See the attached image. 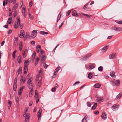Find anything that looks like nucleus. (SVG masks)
Here are the masks:
<instances>
[{"instance_id": "nucleus-27", "label": "nucleus", "mask_w": 122, "mask_h": 122, "mask_svg": "<svg viewBox=\"0 0 122 122\" xmlns=\"http://www.w3.org/2000/svg\"><path fill=\"white\" fill-rule=\"evenodd\" d=\"M19 47L20 51H21L22 49V42H20V43Z\"/></svg>"}, {"instance_id": "nucleus-8", "label": "nucleus", "mask_w": 122, "mask_h": 122, "mask_svg": "<svg viewBox=\"0 0 122 122\" xmlns=\"http://www.w3.org/2000/svg\"><path fill=\"white\" fill-rule=\"evenodd\" d=\"M116 55L115 53H113L109 55V58L110 59H113L115 57Z\"/></svg>"}, {"instance_id": "nucleus-46", "label": "nucleus", "mask_w": 122, "mask_h": 122, "mask_svg": "<svg viewBox=\"0 0 122 122\" xmlns=\"http://www.w3.org/2000/svg\"><path fill=\"white\" fill-rule=\"evenodd\" d=\"M84 9L85 10L87 11H89L90 10V9L89 7H86L84 8Z\"/></svg>"}, {"instance_id": "nucleus-11", "label": "nucleus", "mask_w": 122, "mask_h": 122, "mask_svg": "<svg viewBox=\"0 0 122 122\" xmlns=\"http://www.w3.org/2000/svg\"><path fill=\"white\" fill-rule=\"evenodd\" d=\"M28 50L27 49H26L24 52L23 53L22 55L23 58H25L27 55L28 53Z\"/></svg>"}, {"instance_id": "nucleus-3", "label": "nucleus", "mask_w": 122, "mask_h": 122, "mask_svg": "<svg viewBox=\"0 0 122 122\" xmlns=\"http://www.w3.org/2000/svg\"><path fill=\"white\" fill-rule=\"evenodd\" d=\"M17 22H15L14 24V28H15L17 29L18 27L20 24V20L19 19V17H17Z\"/></svg>"}, {"instance_id": "nucleus-60", "label": "nucleus", "mask_w": 122, "mask_h": 122, "mask_svg": "<svg viewBox=\"0 0 122 122\" xmlns=\"http://www.w3.org/2000/svg\"><path fill=\"white\" fill-rule=\"evenodd\" d=\"M94 113L96 115H97L99 113V112L98 111H95L94 112Z\"/></svg>"}, {"instance_id": "nucleus-30", "label": "nucleus", "mask_w": 122, "mask_h": 122, "mask_svg": "<svg viewBox=\"0 0 122 122\" xmlns=\"http://www.w3.org/2000/svg\"><path fill=\"white\" fill-rule=\"evenodd\" d=\"M82 14L84 16H86L88 17V18L89 17H92V15H89L87 14H85L84 13H82Z\"/></svg>"}, {"instance_id": "nucleus-37", "label": "nucleus", "mask_w": 122, "mask_h": 122, "mask_svg": "<svg viewBox=\"0 0 122 122\" xmlns=\"http://www.w3.org/2000/svg\"><path fill=\"white\" fill-rule=\"evenodd\" d=\"M97 103H95L92 106V109L94 110L95 109L97 106Z\"/></svg>"}, {"instance_id": "nucleus-25", "label": "nucleus", "mask_w": 122, "mask_h": 122, "mask_svg": "<svg viewBox=\"0 0 122 122\" xmlns=\"http://www.w3.org/2000/svg\"><path fill=\"white\" fill-rule=\"evenodd\" d=\"M40 57L41 58V62H43V61H44L46 58V56L45 55H44Z\"/></svg>"}, {"instance_id": "nucleus-17", "label": "nucleus", "mask_w": 122, "mask_h": 122, "mask_svg": "<svg viewBox=\"0 0 122 122\" xmlns=\"http://www.w3.org/2000/svg\"><path fill=\"white\" fill-rule=\"evenodd\" d=\"M18 4H15L13 8L12 9V10L14 11L15 13V10L18 8Z\"/></svg>"}, {"instance_id": "nucleus-20", "label": "nucleus", "mask_w": 122, "mask_h": 122, "mask_svg": "<svg viewBox=\"0 0 122 122\" xmlns=\"http://www.w3.org/2000/svg\"><path fill=\"white\" fill-rule=\"evenodd\" d=\"M108 46H106L104 47L102 49V51L103 52H105L108 49Z\"/></svg>"}, {"instance_id": "nucleus-39", "label": "nucleus", "mask_w": 122, "mask_h": 122, "mask_svg": "<svg viewBox=\"0 0 122 122\" xmlns=\"http://www.w3.org/2000/svg\"><path fill=\"white\" fill-rule=\"evenodd\" d=\"M61 13H60L59 14V15H58V18L57 19V22L60 20V19L61 18Z\"/></svg>"}, {"instance_id": "nucleus-53", "label": "nucleus", "mask_w": 122, "mask_h": 122, "mask_svg": "<svg viewBox=\"0 0 122 122\" xmlns=\"http://www.w3.org/2000/svg\"><path fill=\"white\" fill-rule=\"evenodd\" d=\"M52 91L53 92H54L56 91V89L55 88L53 87L51 89Z\"/></svg>"}, {"instance_id": "nucleus-7", "label": "nucleus", "mask_w": 122, "mask_h": 122, "mask_svg": "<svg viewBox=\"0 0 122 122\" xmlns=\"http://www.w3.org/2000/svg\"><path fill=\"white\" fill-rule=\"evenodd\" d=\"M72 14L73 16H80L81 14H78L76 11L75 10L72 12Z\"/></svg>"}, {"instance_id": "nucleus-54", "label": "nucleus", "mask_w": 122, "mask_h": 122, "mask_svg": "<svg viewBox=\"0 0 122 122\" xmlns=\"http://www.w3.org/2000/svg\"><path fill=\"white\" fill-rule=\"evenodd\" d=\"M115 21L116 23L119 24H122V21H118L117 20H116Z\"/></svg>"}, {"instance_id": "nucleus-5", "label": "nucleus", "mask_w": 122, "mask_h": 122, "mask_svg": "<svg viewBox=\"0 0 122 122\" xmlns=\"http://www.w3.org/2000/svg\"><path fill=\"white\" fill-rule=\"evenodd\" d=\"M37 30H33L31 34V37L32 38H34L36 37L37 34Z\"/></svg>"}, {"instance_id": "nucleus-23", "label": "nucleus", "mask_w": 122, "mask_h": 122, "mask_svg": "<svg viewBox=\"0 0 122 122\" xmlns=\"http://www.w3.org/2000/svg\"><path fill=\"white\" fill-rule=\"evenodd\" d=\"M42 83V81L41 79L40 78V80H39L38 83L37 85V86L39 87H41V84Z\"/></svg>"}, {"instance_id": "nucleus-47", "label": "nucleus", "mask_w": 122, "mask_h": 122, "mask_svg": "<svg viewBox=\"0 0 122 122\" xmlns=\"http://www.w3.org/2000/svg\"><path fill=\"white\" fill-rule=\"evenodd\" d=\"M9 16H11L12 15V12L11 11V10L10 8H9Z\"/></svg>"}, {"instance_id": "nucleus-14", "label": "nucleus", "mask_w": 122, "mask_h": 122, "mask_svg": "<svg viewBox=\"0 0 122 122\" xmlns=\"http://www.w3.org/2000/svg\"><path fill=\"white\" fill-rule=\"evenodd\" d=\"M119 107V105H117L116 104L114 105L112 107V108L113 109H117Z\"/></svg>"}, {"instance_id": "nucleus-10", "label": "nucleus", "mask_w": 122, "mask_h": 122, "mask_svg": "<svg viewBox=\"0 0 122 122\" xmlns=\"http://www.w3.org/2000/svg\"><path fill=\"white\" fill-rule=\"evenodd\" d=\"M22 13L25 18L26 17V10L25 8L23 7L22 8Z\"/></svg>"}, {"instance_id": "nucleus-44", "label": "nucleus", "mask_w": 122, "mask_h": 122, "mask_svg": "<svg viewBox=\"0 0 122 122\" xmlns=\"http://www.w3.org/2000/svg\"><path fill=\"white\" fill-rule=\"evenodd\" d=\"M71 11V10H69L66 13V15L67 16H68L69 15Z\"/></svg>"}, {"instance_id": "nucleus-55", "label": "nucleus", "mask_w": 122, "mask_h": 122, "mask_svg": "<svg viewBox=\"0 0 122 122\" xmlns=\"http://www.w3.org/2000/svg\"><path fill=\"white\" fill-rule=\"evenodd\" d=\"M13 90L14 91H16L17 88V86H13Z\"/></svg>"}, {"instance_id": "nucleus-19", "label": "nucleus", "mask_w": 122, "mask_h": 122, "mask_svg": "<svg viewBox=\"0 0 122 122\" xmlns=\"http://www.w3.org/2000/svg\"><path fill=\"white\" fill-rule=\"evenodd\" d=\"M8 108L9 109H10V107L11 106V104H12V102L11 101H10L9 100H8Z\"/></svg>"}, {"instance_id": "nucleus-16", "label": "nucleus", "mask_w": 122, "mask_h": 122, "mask_svg": "<svg viewBox=\"0 0 122 122\" xmlns=\"http://www.w3.org/2000/svg\"><path fill=\"white\" fill-rule=\"evenodd\" d=\"M122 97V92H121L117 96L116 98V100H118L120 99Z\"/></svg>"}, {"instance_id": "nucleus-32", "label": "nucleus", "mask_w": 122, "mask_h": 122, "mask_svg": "<svg viewBox=\"0 0 122 122\" xmlns=\"http://www.w3.org/2000/svg\"><path fill=\"white\" fill-rule=\"evenodd\" d=\"M12 18L11 17L9 18L8 20L7 23V24H10L11 22Z\"/></svg>"}, {"instance_id": "nucleus-29", "label": "nucleus", "mask_w": 122, "mask_h": 122, "mask_svg": "<svg viewBox=\"0 0 122 122\" xmlns=\"http://www.w3.org/2000/svg\"><path fill=\"white\" fill-rule=\"evenodd\" d=\"M22 67H20L18 70V74H19L21 73L22 71Z\"/></svg>"}, {"instance_id": "nucleus-36", "label": "nucleus", "mask_w": 122, "mask_h": 122, "mask_svg": "<svg viewBox=\"0 0 122 122\" xmlns=\"http://www.w3.org/2000/svg\"><path fill=\"white\" fill-rule=\"evenodd\" d=\"M61 67L59 66H58V67L56 68L55 70V72H57L60 69Z\"/></svg>"}, {"instance_id": "nucleus-51", "label": "nucleus", "mask_w": 122, "mask_h": 122, "mask_svg": "<svg viewBox=\"0 0 122 122\" xmlns=\"http://www.w3.org/2000/svg\"><path fill=\"white\" fill-rule=\"evenodd\" d=\"M20 34H21L24 35L25 32L23 30H21Z\"/></svg>"}, {"instance_id": "nucleus-52", "label": "nucleus", "mask_w": 122, "mask_h": 122, "mask_svg": "<svg viewBox=\"0 0 122 122\" xmlns=\"http://www.w3.org/2000/svg\"><path fill=\"white\" fill-rule=\"evenodd\" d=\"M18 36L19 37H20V38H22L24 37V35L21 34H20L18 35Z\"/></svg>"}, {"instance_id": "nucleus-63", "label": "nucleus", "mask_w": 122, "mask_h": 122, "mask_svg": "<svg viewBox=\"0 0 122 122\" xmlns=\"http://www.w3.org/2000/svg\"><path fill=\"white\" fill-rule=\"evenodd\" d=\"M109 76H107V75H105V78L106 79H107L108 78H109Z\"/></svg>"}, {"instance_id": "nucleus-61", "label": "nucleus", "mask_w": 122, "mask_h": 122, "mask_svg": "<svg viewBox=\"0 0 122 122\" xmlns=\"http://www.w3.org/2000/svg\"><path fill=\"white\" fill-rule=\"evenodd\" d=\"M26 37H30V34L28 32H27L26 33Z\"/></svg>"}, {"instance_id": "nucleus-24", "label": "nucleus", "mask_w": 122, "mask_h": 122, "mask_svg": "<svg viewBox=\"0 0 122 122\" xmlns=\"http://www.w3.org/2000/svg\"><path fill=\"white\" fill-rule=\"evenodd\" d=\"M110 75L112 77H114L116 76L115 75V72L114 71L111 72L110 73Z\"/></svg>"}, {"instance_id": "nucleus-64", "label": "nucleus", "mask_w": 122, "mask_h": 122, "mask_svg": "<svg viewBox=\"0 0 122 122\" xmlns=\"http://www.w3.org/2000/svg\"><path fill=\"white\" fill-rule=\"evenodd\" d=\"M31 44L33 45H34L35 44V42L34 41H32L31 42Z\"/></svg>"}, {"instance_id": "nucleus-31", "label": "nucleus", "mask_w": 122, "mask_h": 122, "mask_svg": "<svg viewBox=\"0 0 122 122\" xmlns=\"http://www.w3.org/2000/svg\"><path fill=\"white\" fill-rule=\"evenodd\" d=\"M39 60V58H38L37 59H36V60L35 61V66H36L38 64V61Z\"/></svg>"}, {"instance_id": "nucleus-26", "label": "nucleus", "mask_w": 122, "mask_h": 122, "mask_svg": "<svg viewBox=\"0 0 122 122\" xmlns=\"http://www.w3.org/2000/svg\"><path fill=\"white\" fill-rule=\"evenodd\" d=\"M120 81L118 80H117L116 81V83L115 84H113V85H116L117 86H118L119 85Z\"/></svg>"}, {"instance_id": "nucleus-35", "label": "nucleus", "mask_w": 122, "mask_h": 122, "mask_svg": "<svg viewBox=\"0 0 122 122\" xmlns=\"http://www.w3.org/2000/svg\"><path fill=\"white\" fill-rule=\"evenodd\" d=\"M29 60H25V61L24 62L25 64L24 65H27V66H28V64L29 63Z\"/></svg>"}, {"instance_id": "nucleus-1", "label": "nucleus", "mask_w": 122, "mask_h": 122, "mask_svg": "<svg viewBox=\"0 0 122 122\" xmlns=\"http://www.w3.org/2000/svg\"><path fill=\"white\" fill-rule=\"evenodd\" d=\"M32 78L30 77L28 80L27 82L28 86L31 91H33V88L32 83Z\"/></svg>"}, {"instance_id": "nucleus-58", "label": "nucleus", "mask_w": 122, "mask_h": 122, "mask_svg": "<svg viewBox=\"0 0 122 122\" xmlns=\"http://www.w3.org/2000/svg\"><path fill=\"white\" fill-rule=\"evenodd\" d=\"M32 1H30L29 3V6H30V7H31L32 6Z\"/></svg>"}, {"instance_id": "nucleus-22", "label": "nucleus", "mask_w": 122, "mask_h": 122, "mask_svg": "<svg viewBox=\"0 0 122 122\" xmlns=\"http://www.w3.org/2000/svg\"><path fill=\"white\" fill-rule=\"evenodd\" d=\"M18 40L17 38H15L14 41V44L16 46H17L18 44Z\"/></svg>"}, {"instance_id": "nucleus-6", "label": "nucleus", "mask_w": 122, "mask_h": 122, "mask_svg": "<svg viewBox=\"0 0 122 122\" xmlns=\"http://www.w3.org/2000/svg\"><path fill=\"white\" fill-rule=\"evenodd\" d=\"M42 110L41 109H40L39 110V111L37 114V116L38 117V122L40 121V117L41 116V114L42 113Z\"/></svg>"}, {"instance_id": "nucleus-4", "label": "nucleus", "mask_w": 122, "mask_h": 122, "mask_svg": "<svg viewBox=\"0 0 122 122\" xmlns=\"http://www.w3.org/2000/svg\"><path fill=\"white\" fill-rule=\"evenodd\" d=\"M111 29L117 31H120L122 30V28H121L118 27H112L111 28Z\"/></svg>"}, {"instance_id": "nucleus-48", "label": "nucleus", "mask_w": 122, "mask_h": 122, "mask_svg": "<svg viewBox=\"0 0 122 122\" xmlns=\"http://www.w3.org/2000/svg\"><path fill=\"white\" fill-rule=\"evenodd\" d=\"M35 56H36V53H35V52H34L33 53V55H32V59L34 60V59L35 58Z\"/></svg>"}, {"instance_id": "nucleus-12", "label": "nucleus", "mask_w": 122, "mask_h": 122, "mask_svg": "<svg viewBox=\"0 0 122 122\" xmlns=\"http://www.w3.org/2000/svg\"><path fill=\"white\" fill-rule=\"evenodd\" d=\"M25 88V87L24 86H22L20 87L19 91L18 92V95H20L23 92V90Z\"/></svg>"}, {"instance_id": "nucleus-21", "label": "nucleus", "mask_w": 122, "mask_h": 122, "mask_svg": "<svg viewBox=\"0 0 122 122\" xmlns=\"http://www.w3.org/2000/svg\"><path fill=\"white\" fill-rule=\"evenodd\" d=\"M41 46L39 45H38L36 48V51L38 52L39 53L40 50L41 49Z\"/></svg>"}, {"instance_id": "nucleus-57", "label": "nucleus", "mask_w": 122, "mask_h": 122, "mask_svg": "<svg viewBox=\"0 0 122 122\" xmlns=\"http://www.w3.org/2000/svg\"><path fill=\"white\" fill-rule=\"evenodd\" d=\"M91 55V54H88L86 55V57H87V58H88L89 57H90Z\"/></svg>"}, {"instance_id": "nucleus-18", "label": "nucleus", "mask_w": 122, "mask_h": 122, "mask_svg": "<svg viewBox=\"0 0 122 122\" xmlns=\"http://www.w3.org/2000/svg\"><path fill=\"white\" fill-rule=\"evenodd\" d=\"M26 80V79L25 78H24L23 76L22 75L21 76V78L20 80V81H23V82L24 84Z\"/></svg>"}, {"instance_id": "nucleus-38", "label": "nucleus", "mask_w": 122, "mask_h": 122, "mask_svg": "<svg viewBox=\"0 0 122 122\" xmlns=\"http://www.w3.org/2000/svg\"><path fill=\"white\" fill-rule=\"evenodd\" d=\"M96 101L97 102H100L101 101H102V102H103V99L102 98H98L96 100Z\"/></svg>"}, {"instance_id": "nucleus-62", "label": "nucleus", "mask_w": 122, "mask_h": 122, "mask_svg": "<svg viewBox=\"0 0 122 122\" xmlns=\"http://www.w3.org/2000/svg\"><path fill=\"white\" fill-rule=\"evenodd\" d=\"M86 86V85H83L82 86H81L80 87V89L81 90V89H82L84 87H85V86Z\"/></svg>"}, {"instance_id": "nucleus-40", "label": "nucleus", "mask_w": 122, "mask_h": 122, "mask_svg": "<svg viewBox=\"0 0 122 122\" xmlns=\"http://www.w3.org/2000/svg\"><path fill=\"white\" fill-rule=\"evenodd\" d=\"M33 91H31L30 90V92L29 93V96L30 97H32V93L33 92Z\"/></svg>"}, {"instance_id": "nucleus-9", "label": "nucleus", "mask_w": 122, "mask_h": 122, "mask_svg": "<svg viewBox=\"0 0 122 122\" xmlns=\"http://www.w3.org/2000/svg\"><path fill=\"white\" fill-rule=\"evenodd\" d=\"M105 112H103L101 116L103 120H105L107 118Z\"/></svg>"}, {"instance_id": "nucleus-41", "label": "nucleus", "mask_w": 122, "mask_h": 122, "mask_svg": "<svg viewBox=\"0 0 122 122\" xmlns=\"http://www.w3.org/2000/svg\"><path fill=\"white\" fill-rule=\"evenodd\" d=\"M92 75L91 73H90L88 74V77L90 79L92 78Z\"/></svg>"}, {"instance_id": "nucleus-49", "label": "nucleus", "mask_w": 122, "mask_h": 122, "mask_svg": "<svg viewBox=\"0 0 122 122\" xmlns=\"http://www.w3.org/2000/svg\"><path fill=\"white\" fill-rule=\"evenodd\" d=\"M15 100L17 103H18L19 102V99L18 97H15Z\"/></svg>"}, {"instance_id": "nucleus-45", "label": "nucleus", "mask_w": 122, "mask_h": 122, "mask_svg": "<svg viewBox=\"0 0 122 122\" xmlns=\"http://www.w3.org/2000/svg\"><path fill=\"white\" fill-rule=\"evenodd\" d=\"M39 76L38 75L36 76L35 80L36 82H37L38 81H39V80H40V79H39Z\"/></svg>"}, {"instance_id": "nucleus-42", "label": "nucleus", "mask_w": 122, "mask_h": 122, "mask_svg": "<svg viewBox=\"0 0 122 122\" xmlns=\"http://www.w3.org/2000/svg\"><path fill=\"white\" fill-rule=\"evenodd\" d=\"M3 5L4 6H5L7 4V0H5L3 1Z\"/></svg>"}, {"instance_id": "nucleus-15", "label": "nucleus", "mask_w": 122, "mask_h": 122, "mask_svg": "<svg viewBox=\"0 0 122 122\" xmlns=\"http://www.w3.org/2000/svg\"><path fill=\"white\" fill-rule=\"evenodd\" d=\"M18 63L19 64H20L21 60V55H19L18 57Z\"/></svg>"}, {"instance_id": "nucleus-13", "label": "nucleus", "mask_w": 122, "mask_h": 122, "mask_svg": "<svg viewBox=\"0 0 122 122\" xmlns=\"http://www.w3.org/2000/svg\"><path fill=\"white\" fill-rule=\"evenodd\" d=\"M28 70L27 65H24V74H26L27 73Z\"/></svg>"}, {"instance_id": "nucleus-43", "label": "nucleus", "mask_w": 122, "mask_h": 122, "mask_svg": "<svg viewBox=\"0 0 122 122\" xmlns=\"http://www.w3.org/2000/svg\"><path fill=\"white\" fill-rule=\"evenodd\" d=\"M103 67L102 66H100L98 68V70L99 71H102L103 69Z\"/></svg>"}, {"instance_id": "nucleus-2", "label": "nucleus", "mask_w": 122, "mask_h": 122, "mask_svg": "<svg viewBox=\"0 0 122 122\" xmlns=\"http://www.w3.org/2000/svg\"><path fill=\"white\" fill-rule=\"evenodd\" d=\"M27 110L25 111L24 112V114L23 115V117H25V120L24 121V122H26V121L27 122L29 120V119L30 117V114L28 113H27L26 115V113L27 112Z\"/></svg>"}, {"instance_id": "nucleus-50", "label": "nucleus", "mask_w": 122, "mask_h": 122, "mask_svg": "<svg viewBox=\"0 0 122 122\" xmlns=\"http://www.w3.org/2000/svg\"><path fill=\"white\" fill-rule=\"evenodd\" d=\"M89 69H93L95 68V67L93 65H89Z\"/></svg>"}, {"instance_id": "nucleus-28", "label": "nucleus", "mask_w": 122, "mask_h": 122, "mask_svg": "<svg viewBox=\"0 0 122 122\" xmlns=\"http://www.w3.org/2000/svg\"><path fill=\"white\" fill-rule=\"evenodd\" d=\"M101 85L100 84L97 83L94 85V86L96 88H99L101 87Z\"/></svg>"}, {"instance_id": "nucleus-56", "label": "nucleus", "mask_w": 122, "mask_h": 122, "mask_svg": "<svg viewBox=\"0 0 122 122\" xmlns=\"http://www.w3.org/2000/svg\"><path fill=\"white\" fill-rule=\"evenodd\" d=\"M43 66L44 68L46 69L47 68L48 65H47L45 63H44Z\"/></svg>"}, {"instance_id": "nucleus-59", "label": "nucleus", "mask_w": 122, "mask_h": 122, "mask_svg": "<svg viewBox=\"0 0 122 122\" xmlns=\"http://www.w3.org/2000/svg\"><path fill=\"white\" fill-rule=\"evenodd\" d=\"M33 103V102L32 101H30L29 102V105L30 106H31Z\"/></svg>"}, {"instance_id": "nucleus-34", "label": "nucleus", "mask_w": 122, "mask_h": 122, "mask_svg": "<svg viewBox=\"0 0 122 122\" xmlns=\"http://www.w3.org/2000/svg\"><path fill=\"white\" fill-rule=\"evenodd\" d=\"M28 15L29 17V18L30 19H33V17H32V16L31 15V14L30 13V11L29 10H28Z\"/></svg>"}, {"instance_id": "nucleus-33", "label": "nucleus", "mask_w": 122, "mask_h": 122, "mask_svg": "<svg viewBox=\"0 0 122 122\" xmlns=\"http://www.w3.org/2000/svg\"><path fill=\"white\" fill-rule=\"evenodd\" d=\"M40 33L41 34H42V35H45V34L47 35L48 34V32H44L43 31H41L40 32Z\"/></svg>"}]
</instances>
